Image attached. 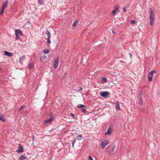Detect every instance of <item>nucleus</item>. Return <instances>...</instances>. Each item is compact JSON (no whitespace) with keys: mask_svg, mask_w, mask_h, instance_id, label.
<instances>
[{"mask_svg":"<svg viewBox=\"0 0 160 160\" xmlns=\"http://www.w3.org/2000/svg\"><path fill=\"white\" fill-rule=\"evenodd\" d=\"M149 17L150 19V24L151 26H152L154 22V15L153 11L152 8L150 9Z\"/></svg>","mask_w":160,"mask_h":160,"instance_id":"nucleus-1","label":"nucleus"},{"mask_svg":"<svg viewBox=\"0 0 160 160\" xmlns=\"http://www.w3.org/2000/svg\"><path fill=\"white\" fill-rule=\"evenodd\" d=\"M15 33L16 36V40H17L20 38V36H21L22 34V32L21 30L17 29L15 31Z\"/></svg>","mask_w":160,"mask_h":160,"instance_id":"nucleus-2","label":"nucleus"},{"mask_svg":"<svg viewBox=\"0 0 160 160\" xmlns=\"http://www.w3.org/2000/svg\"><path fill=\"white\" fill-rule=\"evenodd\" d=\"M77 107L78 108H80L83 113H86L87 112V111L86 108V107L84 105L81 104H79Z\"/></svg>","mask_w":160,"mask_h":160,"instance_id":"nucleus-3","label":"nucleus"},{"mask_svg":"<svg viewBox=\"0 0 160 160\" xmlns=\"http://www.w3.org/2000/svg\"><path fill=\"white\" fill-rule=\"evenodd\" d=\"M156 73V72L154 70H153L150 72L148 76V80L149 81H152L153 74L154 73Z\"/></svg>","mask_w":160,"mask_h":160,"instance_id":"nucleus-4","label":"nucleus"},{"mask_svg":"<svg viewBox=\"0 0 160 160\" xmlns=\"http://www.w3.org/2000/svg\"><path fill=\"white\" fill-rule=\"evenodd\" d=\"M109 142L108 140H105L102 142L100 144V146L103 149L105 146L108 144Z\"/></svg>","mask_w":160,"mask_h":160,"instance_id":"nucleus-5","label":"nucleus"},{"mask_svg":"<svg viewBox=\"0 0 160 160\" xmlns=\"http://www.w3.org/2000/svg\"><path fill=\"white\" fill-rule=\"evenodd\" d=\"M112 125H110L107 131L105 133V135L107 136L111 134L112 133Z\"/></svg>","mask_w":160,"mask_h":160,"instance_id":"nucleus-6","label":"nucleus"},{"mask_svg":"<svg viewBox=\"0 0 160 160\" xmlns=\"http://www.w3.org/2000/svg\"><path fill=\"white\" fill-rule=\"evenodd\" d=\"M59 60V58L58 57H57L54 60L53 67V68L55 69H57L58 68V64Z\"/></svg>","mask_w":160,"mask_h":160,"instance_id":"nucleus-7","label":"nucleus"},{"mask_svg":"<svg viewBox=\"0 0 160 160\" xmlns=\"http://www.w3.org/2000/svg\"><path fill=\"white\" fill-rule=\"evenodd\" d=\"M109 94V92L107 91L101 92H100V95L103 97H105Z\"/></svg>","mask_w":160,"mask_h":160,"instance_id":"nucleus-8","label":"nucleus"},{"mask_svg":"<svg viewBox=\"0 0 160 160\" xmlns=\"http://www.w3.org/2000/svg\"><path fill=\"white\" fill-rule=\"evenodd\" d=\"M53 120V118L52 115H50V116L49 118L46 119L44 122V123L47 124L51 122Z\"/></svg>","mask_w":160,"mask_h":160,"instance_id":"nucleus-9","label":"nucleus"},{"mask_svg":"<svg viewBox=\"0 0 160 160\" xmlns=\"http://www.w3.org/2000/svg\"><path fill=\"white\" fill-rule=\"evenodd\" d=\"M19 149L17 150L16 152L18 153L23 152V149L22 145L20 144H19Z\"/></svg>","mask_w":160,"mask_h":160,"instance_id":"nucleus-10","label":"nucleus"},{"mask_svg":"<svg viewBox=\"0 0 160 160\" xmlns=\"http://www.w3.org/2000/svg\"><path fill=\"white\" fill-rule=\"evenodd\" d=\"M4 55H5L9 57H12L13 55L12 53L11 52H8L6 51H4Z\"/></svg>","mask_w":160,"mask_h":160,"instance_id":"nucleus-11","label":"nucleus"},{"mask_svg":"<svg viewBox=\"0 0 160 160\" xmlns=\"http://www.w3.org/2000/svg\"><path fill=\"white\" fill-rule=\"evenodd\" d=\"M115 107L116 108L117 111H118L120 110V104L118 101H117V102H116Z\"/></svg>","mask_w":160,"mask_h":160,"instance_id":"nucleus-12","label":"nucleus"},{"mask_svg":"<svg viewBox=\"0 0 160 160\" xmlns=\"http://www.w3.org/2000/svg\"><path fill=\"white\" fill-rule=\"evenodd\" d=\"M8 1H6L4 2L3 3L2 6V8H3V9H4L7 6V5L8 3Z\"/></svg>","mask_w":160,"mask_h":160,"instance_id":"nucleus-13","label":"nucleus"},{"mask_svg":"<svg viewBox=\"0 0 160 160\" xmlns=\"http://www.w3.org/2000/svg\"><path fill=\"white\" fill-rule=\"evenodd\" d=\"M78 22V21L77 20H75L72 25V27L73 28H74L76 26H77V23Z\"/></svg>","mask_w":160,"mask_h":160,"instance_id":"nucleus-14","label":"nucleus"},{"mask_svg":"<svg viewBox=\"0 0 160 160\" xmlns=\"http://www.w3.org/2000/svg\"><path fill=\"white\" fill-rule=\"evenodd\" d=\"M6 120L4 116L2 114H0V120L2 122H5Z\"/></svg>","mask_w":160,"mask_h":160,"instance_id":"nucleus-15","label":"nucleus"},{"mask_svg":"<svg viewBox=\"0 0 160 160\" xmlns=\"http://www.w3.org/2000/svg\"><path fill=\"white\" fill-rule=\"evenodd\" d=\"M26 58L25 55H23L22 57H20L19 59V61L21 63H22L23 61L25 60Z\"/></svg>","mask_w":160,"mask_h":160,"instance_id":"nucleus-16","label":"nucleus"},{"mask_svg":"<svg viewBox=\"0 0 160 160\" xmlns=\"http://www.w3.org/2000/svg\"><path fill=\"white\" fill-rule=\"evenodd\" d=\"M28 66L30 69L32 68L34 66V63L32 62H30L28 64Z\"/></svg>","mask_w":160,"mask_h":160,"instance_id":"nucleus-17","label":"nucleus"},{"mask_svg":"<svg viewBox=\"0 0 160 160\" xmlns=\"http://www.w3.org/2000/svg\"><path fill=\"white\" fill-rule=\"evenodd\" d=\"M46 33L48 35V38H51V35L50 32L48 30L46 31Z\"/></svg>","mask_w":160,"mask_h":160,"instance_id":"nucleus-18","label":"nucleus"},{"mask_svg":"<svg viewBox=\"0 0 160 160\" xmlns=\"http://www.w3.org/2000/svg\"><path fill=\"white\" fill-rule=\"evenodd\" d=\"M26 159V157L23 155H21L19 158L20 160H23Z\"/></svg>","mask_w":160,"mask_h":160,"instance_id":"nucleus-19","label":"nucleus"},{"mask_svg":"<svg viewBox=\"0 0 160 160\" xmlns=\"http://www.w3.org/2000/svg\"><path fill=\"white\" fill-rule=\"evenodd\" d=\"M82 135H78L77 136L76 139L77 140H81L82 139Z\"/></svg>","mask_w":160,"mask_h":160,"instance_id":"nucleus-20","label":"nucleus"},{"mask_svg":"<svg viewBox=\"0 0 160 160\" xmlns=\"http://www.w3.org/2000/svg\"><path fill=\"white\" fill-rule=\"evenodd\" d=\"M50 38H48L47 40V46H49L50 45V43H51V42L50 41Z\"/></svg>","mask_w":160,"mask_h":160,"instance_id":"nucleus-21","label":"nucleus"},{"mask_svg":"<svg viewBox=\"0 0 160 160\" xmlns=\"http://www.w3.org/2000/svg\"><path fill=\"white\" fill-rule=\"evenodd\" d=\"M46 58V56H41L40 57V60L41 61H43L45 60V59Z\"/></svg>","mask_w":160,"mask_h":160,"instance_id":"nucleus-22","label":"nucleus"},{"mask_svg":"<svg viewBox=\"0 0 160 160\" xmlns=\"http://www.w3.org/2000/svg\"><path fill=\"white\" fill-rule=\"evenodd\" d=\"M49 52V50L48 49H45L43 50V53L44 54H46V53H48Z\"/></svg>","mask_w":160,"mask_h":160,"instance_id":"nucleus-23","label":"nucleus"},{"mask_svg":"<svg viewBox=\"0 0 160 160\" xmlns=\"http://www.w3.org/2000/svg\"><path fill=\"white\" fill-rule=\"evenodd\" d=\"M139 103L140 105H142L143 104V101L142 98L141 97L139 98Z\"/></svg>","mask_w":160,"mask_h":160,"instance_id":"nucleus-24","label":"nucleus"},{"mask_svg":"<svg viewBox=\"0 0 160 160\" xmlns=\"http://www.w3.org/2000/svg\"><path fill=\"white\" fill-rule=\"evenodd\" d=\"M4 9H3L2 8V9L0 12V15H1L2 14V13H3V12H4Z\"/></svg>","mask_w":160,"mask_h":160,"instance_id":"nucleus-25","label":"nucleus"},{"mask_svg":"<svg viewBox=\"0 0 160 160\" xmlns=\"http://www.w3.org/2000/svg\"><path fill=\"white\" fill-rule=\"evenodd\" d=\"M115 146L114 145L112 147V148L111 149V150L112 152H113L114 151V150L115 149Z\"/></svg>","mask_w":160,"mask_h":160,"instance_id":"nucleus-26","label":"nucleus"},{"mask_svg":"<svg viewBox=\"0 0 160 160\" xmlns=\"http://www.w3.org/2000/svg\"><path fill=\"white\" fill-rule=\"evenodd\" d=\"M119 8V6L118 5L116 6L115 7L114 10H117Z\"/></svg>","mask_w":160,"mask_h":160,"instance_id":"nucleus-27","label":"nucleus"},{"mask_svg":"<svg viewBox=\"0 0 160 160\" xmlns=\"http://www.w3.org/2000/svg\"><path fill=\"white\" fill-rule=\"evenodd\" d=\"M24 107L23 106H21L20 108V109H19V111H21L22 109H23L24 108Z\"/></svg>","mask_w":160,"mask_h":160,"instance_id":"nucleus-28","label":"nucleus"},{"mask_svg":"<svg viewBox=\"0 0 160 160\" xmlns=\"http://www.w3.org/2000/svg\"><path fill=\"white\" fill-rule=\"evenodd\" d=\"M116 10H113L112 11V13L114 15H115L116 13Z\"/></svg>","mask_w":160,"mask_h":160,"instance_id":"nucleus-29","label":"nucleus"},{"mask_svg":"<svg viewBox=\"0 0 160 160\" xmlns=\"http://www.w3.org/2000/svg\"><path fill=\"white\" fill-rule=\"evenodd\" d=\"M88 159L89 160H94L90 155L89 156Z\"/></svg>","mask_w":160,"mask_h":160,"instance_id":"nucleus-30","label":"nucleus"},{"mask_svg":"<svg viewBox=\"0 0 160 160\" xmlns=\"http://www.w3.org/2000/svg\"><path fill=\"white\" fill-rule=\"evenodd\" d=\"M135 22H136V21L135 20H133L131 22V24H133L135 23Z\"/></svg>","mask_w":160,"mask_h":160,"instance_id":"nucleus-31","label":"nucleus"},{"mask_svg":"<svg viewBox=\"0 0 160 160\" xmlns=\"http://www.w3.org/2000/svg\"><path fill=\"white\" fill-rule=\"evenodd\" d=\"M123 11L125 12H127V9H126V7H123Z\"/></svg>","mask_w":160,"mask_h":160,"instance_id":"nucleus-32","label":"nucleus"},{"mask_svg":"<svg viewBox=\"0 0 160 160\" xmlns=\"http://www.w3.org/2000/svg\"><path fill=\"white\" fill-rule=\"evenodd\" d=\"M42 0H38V3L40 4H41L42 3Z\"/></svg>","mask_w":160,"mask_h":160,"instance_id":"nucleus-33","label":"nucleus"},{"mask_svg":"<svg viewBox=\"0 0 160 160\" xmlns=\"http://www.w3.org/2000/svg\"><path fill=\"white\" fill-rule=\"evenodd\" d=\"M102 80H103V81H104L105 82L107 80V79L106 78H102Z\"/></svg>","mask_w":160,"mask_h":160,"instance_id":"nucleus-34","label":"nucleus"},{"mask_svg":"<svg viewBox=\"0 0 160 160\" xmlns=\"http://www.w3.org/2000/svg\"><path fill=\"white\" fill-rule=\"evenodd\" d=\"M82 87H79V89H78V90L82 91Z\"/></svg>","mask_w":160,"mask_h":160,"instance_id":"nucleus-35","label":"nucleus"},{"mask_svg":"<svg viewBox=\"0 0 160 160\" xmlns=\"http://www.w3.org/2000/svg\"><path fill=\"white\" fill-rule=\"evenodd\" d=\"M70 116L71 117H74L75 116L72 113H70Z\"/></svg>","mask_w":160,"mask_h":160,"instance_id":"nucleus-36","label":"nucleus"},{"mask_svg":"<svg viewBox=\"0 0 160 160\" xmlns=\"http://www.w3.org/2000/svg\"><path fill=\"white\" fill-rule=\"evenodd\" d=\"M72 147H73L74 144V142H72Z\"/></svg>","mask_w":160,"mask_h":160,"instance_id":"nucleus-37","label":"nucleus"},{"mask_svg":"<svg viewBox=\"0 0 160 160\" xmlns=\"http://www.w3.org/2000/svg\"><path fill=\"white\" fill-rule=\"evenodd\" d=\"M75 142H76L75 140H74V141L73 142H74V143Z\"/></svg>","mask_w":160,"mask_h":160,"instance_id":"nucleus-38","label":"nucleus"},{"mask_svg":"<svg viewBox=\"0 0 160 160\" xmlns=\"http://www.w3.org/2000/svg\"><path fill=\"white\" fill-rule=\"evenodd\" d=\"M112 32H113V33H115V32H114V31H112Z\"/></svg>","mask_w":160,"mask_h":160,"instance_id":"nucleus-39","label":"nucleus"},{"mask_svg":"<svg viewBox=\"0 0 160 160\" xmlns=\"http://www.w3.org/2000/svg\"><path fill=\"white\" fill-rule=\"evenodd\" d=\"M1 68H0V71L1 70Z\"/></svg>","mask_w":160,"mask_h":160,"instance_id":"nucleus-40","label":"nucleus"}]
</instances>
